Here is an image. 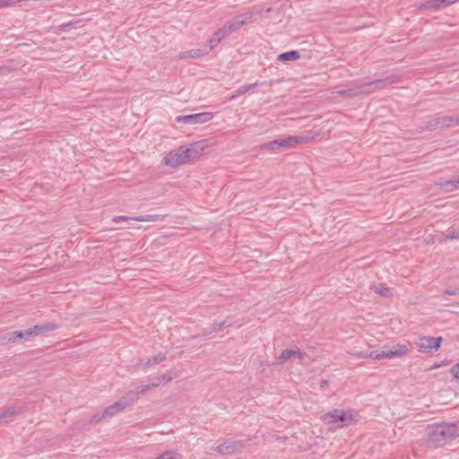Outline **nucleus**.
<instances>
[{
	"instance_id": "1",
	"label": "nucleus",
	"mask_w": 459,
	"mask_h": 459,
	"mask_svg": "<svg viewBox=\"0 0 459 459\" xmlns=\"http://www.w3.org/2000/svg\"><path fill=\"white\" fill-rule=\"evenodd\" d=\"M427 441L429 445L438 447L459 436V429L452 423H437L429 426Z\"/></svg>"
},
{
	"instance_id": "2",
	"label": "nucleus",
	"mask_w": 459,
	"mask_h": 459,
	"mask_svg": "<svg viewBox=\"0 0 459 459\" xmlns=\"http://www.w3.org/2000/svg\"><path fill=\"white\" fill-rule=\"evenodd\" d=\"M321 420L330 429H341L356 422V414L351 411L333 410L325 413Z\"/></svg>"
},
{
	"instance_id": "3",
	"label": "nucleus",
	"mask_w": 459,
	"mask_h": 459,
	"mask_svg": "<svg viewBox=\"0 0 459 459\" xmlns=\"http://www.w3.org/2000/svg\"><path fill=\"white\" fill-rule=\"evenodd\" d=\"M408 353V348L406 345L398 344L394 350L381 351H356L351 352V355L359 359H393L400 358Z\"/></svg>"
},
{
	"instance_id": "4",
	"label": "nucleus",
	"mask_w": 459,
	"mask_h": 459,
	"mask_svg": "<svg viewBox=\"0 0 459 459\" xmlns=\"http://www.w3.org/2000/svg\"><path fill=\"white\" fill-rule=\"evenodd\" d=\"M314 138L312 133L307 135L288 136L287 138L276 139L262 145L263 150L275 152L280 148H291L299 143H308Z\"/></svg>"
},
{
	"instance_id": "5",
	"label": "nucleus",
	"mask_w": 459,
	"mask_h": 459,
	"mask_svg": "<svg viewBox=\"0 0 459 459\" xmlns=\"http://www.w3.org/2000/svg\"><path fill=\"white\" fill-rule=\"evenodd\" d=\"M129 406L130 404L123 395L118 401L106 407L102 411L97 412L94 415H92L91 419V423L96 424L107 418H112Z\"/></svg>"
},
{
	"instance_id": "6",
	"label": "nucleus",
	"mask_w": 459,
	"mask_h": 459,
	"mask_svg": "<svg viewBox=\"0 0 459 459\" xmlns=\"http://www.w3.org/2000/svg\"><path fill=\"white\" fill-rule=\"evenodd\" d=\"M56 329L54 325H35L25 332L15 331L12 333H8L4 339H7L8 342H15L17 340H21L23 338H27L30 336H36L40 333L47 331H53Z\"/></svg>"
},
{
	"instance_id": "7",
	"label": "nucleus",
	"mask_w": 459,
	"mask_h": 459,
	"mask_svg": "<svg viewBox=\"0 0 459 459\" xmlns=\"http://www.w3.org/2000/svg\"><path fill=\"white\" fill-rule=\"evenodd\" d=\"M383 82H382V81L368 82L363 83L354 89L340 91H338V93L348 94L349 96L364 94V93L368 94V93H370L377 89H381L383 87Z\"/></svg>"
},
{
	"instance_id": "8",
	"label": "nucleus",
	"mask_w": 459,
	"mask_h": 459,
	"mask_svg": "<svg viewBox=\"0 0 459 459\" xmlns=\"http://www.w3.org/2000/svg\"><path fill=\"white\" fill-rule=\"evenodd\" d=\"M184 152V146H181L174 151L169 152L164 158L163 162L167 166L175 168L187 162Z\"/></svg>"
},
{
	"instance_id": "9",
	"label": "nucleus",
	"mask_w": 459,
	"mask_h": 459,
	"mask_svg": "<svg viewBox=\"0 0 459 459\" xmlns=\"http://www.w3.org/2000/svg\"><path fill=\"white\" fill-rule=\"evenodd\" d=\"M441 337L434 338L429 336L420 337L417 342L419 351L421 352H432L440 347Z\"/></svg>"
},
{
	"instance_id": "10",
	"label": "nucleus",
	"mask_w": 459,
	"mask_h": 459,
	"mask_svg": "<svg viewBox=\"0 0 459 459\" xmlns=\"http://www.w3.org/2000/svg\"><path fill=\"white\" fill-rule=\"evenodd\" d=\"M213 117L212 113L204 112L194 115L177 117L176 121L186 124H204L210 121Z\"/></svg>"
},
{
	"instance_id": "11",
	"label": "nucleus",
	"mask_w": 459,
	"mask_h": 459,
	"mask_svg": "<svg viewBox=\"0 0 459 459\" xmlns=\"http://www.w3.org/2000/svg\"><path fill=\"white\" fill-rule=\"evenodd\" d=\"M243 446L240 441H228L219 445L215 451L224 455H230L239 451Z\"/></svg>"
},
{
	"instance_id": "12",
	"label": "nucleus",
	"mask_w": 459,
	"mask_h": 459,
	"mask_svg": "<svg viewBox=\"0 0 459 459\" xmlns=\"http://www.w3.org/2000/svg\"><path fill=\"white\" fill-rule=\"evenodd\" d=\"M164 217L162 215L159 214H147V215H142L138 217H127V216H117L113 218V221L119 222V221H127L129 220H134L136 221H163Z\"/></svg>"
},
{
	"instance_id": "13",
	"label": "nucleus",
	"mask_w": 459,
	"mask_h": 459,
	"mask_svg": "<svg viewBox=\"0 0 459 459\" xmlns=\"http://www.w3.org/2000/svg\"><path fill=\"white\" fill-rule=\"evenodd\" d=\"M459 2V0H428L421 4L420 10H438L443 6H448Z\"/></svg>"
},
{
	"instance_id": "14",
	"label": "nucleus",
	"mask_w": 459,
	"mask_h": 459,
	"mask_svg": "<svg viewBox=\"0 0 459 459\" xmlns=\"http://www.w3.org/2000/svg\"><path fill=\"white\" fill-rule=\"evenodd\" d=\"M185 156L187 162L198 160L204 152V148L198 143H195L190 144L189 147L184 146Z\"/></svg>"
},
{
	"instance_id": "15",
	"label": "nucleus",
	"mask_w": 459,
	"mask_h": 459,
	"mask_svg": "<svg viewBox=\"0 0 459 459\" xmlns=\"http://www.w3.org/2000/svg\"><path fill=\"white\" fill-rule=\"evenodd\" d=\"M432 126L444 128L451 127L459 125V115L458 116H446L436 118Z\"/></svg>"
},
{
	"instance_id": "16",
	"label": "nucleus",
	"mask_w": 459,
	"mask_h": 459,
	"mask_svg": "<svg viewBox=\"0 0 459 459\" xmlns=\"http://www.w3.org/2000/svg\"><path fill=\"white\" fill-rule=\"evenodd\" d=\"M225 31L226 30L221 28L213 34L212 38L208 40L210 50L216 47L227 36Z\"/></svg>"
},
{
	"instance_id": "17",
	"label": "nucleus",
	"mask_w": 459,
	"mask_h": 459,
	"mask_svg": "<svg viewBox=\"0 0 459 459\" xmlns=\"http://www.w3.org/2000/svg\"><path fill=\"white\" fill-rule=\"evenodd\" d=\"M141 394H144L143 388L141 385L135 387L134 389L129 390L124 396L131 405L135 401H137Z\"/></svg>"
},
{
	"instance_id": "18",
	"label": "nucleus",
	"mask_w": 459,
	"mask_h": 459,
	"mask_svg": "<svg viewBox=\"0 0 459 459\" xmlns=\"http://www.w3.org/2000/svg\"><path fill=\"white\" fill-rule=\"evenodd\" d=\"M166 359L165 354L159 353L156 356L147 358L145 359H140L139 365L143 367L152 366L153 364H157L162 362Z\"/></svg>"
},
{
	"instance_id": "19",
	"label": "nucleus",
	"mask_w": 459,
	"mask_h": 459,
	"mask_svg": "<svg viewBox=\"0 0 459 459\" xmlns=\"http://www.w3.org/2000/svg\"><path fill=\"white\" fill-rule=\"evenodd\" d=\"M370 289L373 290L375 292L378 293L379 295H381L382 297L387 298L392 296V290L383 283L372 284L370 286Z\"/></svg>"
},
{
	"instance_id": "20",
	"label": "nucleus",
	"mask_w": 459,
	"mask_h": 459,
	"mask_svg": "<svg viewBox=\"0 0 459 459\" xmlns=\"http://www.w3.org/2000/svg\"><path fill=\"white\" fill-rule=\"evenodd\" d=\"M21 411H22V408L19 405L13 404V405L8 407L4 411H2V419L3 418H6V419L13 418V417L20 414Z\"/></svg>"
},
{
	"instance_id": "21",
	"label": "nucleus",
	"mask_w": 459,
	"mask_h": 459,
	"mask_svg": "<svg viewBox=\"0 0 459 459\" xmlns=\"http://www.w3.org/2000/svg\"><path fill=\"white\" fill-rule=\"evenodd\" d=\"M300 57L299 51L291 50L289 52L282 53L278 56V60L280 61H290V60H298Z\"/></svg>"
},
{
	"instance_id": "22",
	"label": "nucleus",
	"mask_w": 459,
	"mask_h": 459,
	"mask_svg": "<svg viewBox=\"0 0 459 459\" xmlns=\"http://www.w3.org/2000/svg\"><path fill=\"white\" fill-rule=\"evenodd\" d=\"M448 239H459V227L457 229L453 230L448 235L444 237H438L437 239L431 238L432 242L437 241L439 243H443L447 241Z\"/></svg>"
},
{
	"instance_id": "23",
	"label": "nucleus",
	"mask_w": 459,
	"mask_h": 459,
	"mask_svg": "<svg viewBox=\"0 0 459 459\" xmlns=\"http://www.w3.org/2000/svg\"><path fill=\"white\" fill-rule=\"evenodd\" d=\"M264 83L265 82H261V83L255 82V83H249V84L242 85V86L238 88L237 95H244L247 91H249L250 90H253V89H255V87H257L259 85H264Z\"/></svg>"
},
{
	"instance_id": "24",
	"label": "nucleus",
	"mask_w": 459,
	"mask_h": 459,
	"mask_svg": "<svg viewBox=\"0 0 459 459\" xmlns=\"http://www.w3.org/2000/svg\"><path fill=\"white\" fill-rule=\"evenodd\" d=\"M294 355H295V351L290 350V349H285L282 351L281 354L278 358V363L283 364L288 359L294 357Z\"/></svg>"
},
{
	"instance_id": "25",
	"label": "nucleus",
	"mask_w": 459,
	"mask_h": 459,
	"mask_svg": "<svg viewBox=\"0 0 459 459\" xmlns=\"http://www.w3.org/2000/svg\"><path fill=\"white\" fill-rule=\"evenodd\" d=\"M443 186L447 191H453V190L458 189L459 188V178L458 179H451V180L446 181L443 184Z\"/></svg>"
},
{
	"instance_id": "26",
	"label": "nucleus",
	"mask_w": 459,
	"mask_h": 459,
	"mask_svg": "<svg viewBox=\"0 0 459 459\" xmlns=\"http://www.w3.org/2000/svg\"><path fill=\"white\" fill-rule=\"evenodd\" d=\"M225 323L226 322L223 321V322H221L219 324H217V323L213 324L212 328L211 330L204 329L203 331L202 334L203 335H209V334H211L212 333L218 332V331H220L224 326Z\"/></svg>"
},
{
	"instance_id": "27",
	"label": "nucleus",
	"mask_w": 459,
	"mask_h": 459,
	"mask_svg": "<svg viewBox=\"0 0 459 459\" xmlns=\"http://www.w3.org/2000/svg\"><path fill=\"white\" fill-rule=\"evenodd\" d=\"M252 16H253L252 13H242L240 15H238L236 17L238 20V23H240L241 25H244V24L247 23L251 20Z\"/></svg>"
},
{
	"instance_id": "28",
	"label": "nucleus",
	"mask_w": 459,
	"mask_h": 459,
	"mask_svg": "<svg viewBox=\"0 0 459 459\" xmlns=\"http://www.w3.org/2000/svg\"><path fill=\"white\" fill-rule=\"evenodd\" d=\"M189 51H190L191 58L200 57L208 53V50H206V49H193V50H189Z\"/></svg>"
},
{
	"instance_id": "29",
	"label": "nucleus",
	"mask_w": 459,
	"mask_h": 459,
	"mask_svg": "<svg viewBox=\"0 0 459 459\" xmlns=\"http://www.w3.org/2000/svg\"><path fill=\"white\" fill-rule=\"evenodd\" d=\"M161 385V381L153 382L152 384L143 385H141L143 388V393H147L148 391H151L152 389L158 387Z\"/></svg>"
},
{
	"instance_id": "30",
	"label": "nucleus",
	"mask_w": 459,
	"mask_h": 459,
	"mask_svg": "<svg viewBox=\"0 0 459 459\" xmlns=\"http://www.w3.org/2000/svg\"><path fill=\"white\" fill-rule=\"evenodd\" d=\"M221 28L223 30H226L225 32L227 33V35L237 30V28L232 21L227 22Z\"/></svg>"
},
{
	"instance_id": "31",
	"label": "nucleus",
	"mask_w": 459,
	"mask_h": 459,
	"mask_svg": "<svg viewBox=\"0 0 459 459\" xmlns=\"http://www.w3.org/2000/svg\"><path fill=\"white\" fill-rule=\"evenodd\" d=\"M294 357L298 358L299 362L303 363V362H305V359L307 357V355L304 351H301L299 350H296Z\"/></svg>"
},
{
	"instance_id": "32",
	"label": "nucleus",
	"mask_w": 459,
	"mask_h": 459,
	"mask_svg": "<svg viewBox=\"0 0 459 459\" xmlns=\"http://www.w3.org/2000/svg\"><path fill=\"white\" fill-rule=\"evenodd\" d=\"M173 377L169 373H166L158 378V381H161V384L171 381Z\"/></svg>"
},
{
	"instance_id": "33",
	"label": "nucleus",
	"mask_w": 459,
	"mask_h": 459,
	"mask_svg": "<svg viewBox=\"0 0 459 459\" xmlns=\"http://www.w3.org/2000/svg\"><path fill=\"white\" fill-rule=\"evenodd\" d=\"M450 372L455 378L459 379V363L453 366Z\"/></svg>"
},
{
	"instance_id": "34",
	"label": "nucleus",
	"mask_w": 459,
	"mask_h": 459,
	"mask_svg": "<svg viewBox=\"0 0 459 459\" xmlns=\"http://www.w3.org/2000/svg\"><path fill=\"white\" fill-rule=\"evenodd\" d=\"M190 56L191 55H190V51L189 50L188 51H183V52H180L178 54V58L179 59L191 58Z\"/></svg>"
},
{
	"instance_id": "35",
	"label": "nucleus",
	"mask_w": 459,
	"mask_h": 459,
	"mask_svg": "<svg viewBox=\"0 0 459 459\" xmlns=\"http://www.w3.org/2000/svg\"><path fill=\"white\" fill-rule=\"evenodd\" d=\"M232 22H234V25L236 26L237 30L242 26L240 23H238V20L237 19V17H235Z\"/></svg>"
},
{
	"instance_id": "36",
	"label": "nucleus",
	"mask_w": 459,
	"mask_h": 459,
	"mask_svg": "<svg viewBox=\"0 0 459 459\" xmlns=\"http://www.w3.org/2000/svg\"><path fill=\"white\" fill-rule=\"evenodd\" d=\"M239 95H237V91H235V93H233L230 98L229 100H235L237 97H238Z\"/></svg>"
},
{
	"instance_id": "37",
	"label": "nucleus",
	"mask_w": 459,
	"mask_h": 459,
	"mask_svg": "<svg viewBox=\"0 0 459 459\" xmlns=\"http://www.w3.org/2000/svg\"><path fill=\"white\" fill-rule=\"evenodd\" d=\"M328 385V380H322L321 381V386L324 387Z\"/></svg>"
},
{
	"instance_id": "38",
	"label": "nucleus",
	"mask_w": 459,
	"mask_h": 459,
	"mask_svg": "<svg viewBox=\"0 0 459 459\" xmlns=\"http://www.w3.org/2000/svg\"><path fill=\"white\" fill-rule=\"evenodd\" d=\"M445 293H446V294H448V295H455V294H456V291H449V290H446Z\"/></svg>"
}]
</instances>
